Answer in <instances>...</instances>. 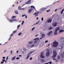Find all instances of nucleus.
<instances>
[{"label":"nucleus","mask_w":64,"mask_h":64,"mask_svg":"<svg viewBox=\"0 0 64 64\" xmlns=\"http://www.w3.org/2000/svg\"><path fill=\"white\" fill-rule=\"evenodd\" d=\"M52 46L54 47H56L58 46V42L56 41H54L52 42Z\"/></svg>","instance_id":"obj_1"},{"label":"nucleus","mask_w":64,"mask_h":64,"mask_svg":"<svg viewBox=\"0 0 64 64\" xmlns=\"http://www.w3.org/2000/svg\"><path fill=\"white\" fill-rule=\"evenodd\" d=\"M60 30V28L59 27L57 28L55 31V32L54 33V35H57V33H57V31H58V30Z\"/></svg>","instance_id":"obj_2"},{"label":"nucleus","mask_w":64,"mask_h":64,"mask_svg":"<svg viewBox=\"0 0 64 64\" xmlns=\"http://www.w3.org/2000/svg\"><path fill=\"white\" fill-rule=\"evenodd\" d=\"M54 50L53 51V56L52 57V58H55L56 57V55H57V52H56Z\"/></svg>","instance_id":"obj_3"},{"label":"nucleus","mask_w":64,"mask_h":64,"mask_svg":"<svg viewBox=\"0 0 64 64\" xmlns=\"http://www.w3.org/2000/svg\"><path fill=\"white\" fill-rule=\"evenodd\" d=\"M61 58H64V52L62 53L60 56Z\"/></svg>","instance_id":"obj_4"},{"label":"nucleus","mask_w":64,"mask_h":64,"mask_svg":"<svg viewBox=\"0 0 64 64\" xmlns=\"http://www.w3.org/2000/svg\"><path fill=\"white\" fill-rule=\"evenodd\" d=\"M43 52H42L41 53V55H40L41 58H44V56H43Z\"/></svg>","instance_id":"obj_5"},{"label":"nucleus","mask_w":64,"mask_h":64,"mask_svg":"<svg viewBox=\"0 0 64 64\" xmlns=\"http://www.w3.org/2000/svg\"><path fill=\"white\" fill-rule=\"evenodd\" d=\"M32 10L33 9H32V8H30V9L28 10V13H31Z\"/></svg>","instance_id":"obj_6"},{"label":"nucleus","mask_w":64,"mask_h":64,"mask_svg":"<svg viewBox=\"0 0 64 64\" xmlns=\"http://www.w3.org/2000/svg\"><path fill=\"white\" fill-rule=\"evenodd\" d=\"M48 8H49V6L47 7L46 8H42V9L43 11H44V10H45L46 9H48Z\"/></svg>","instance_id":"obj_7"},{"label":"nucleus","mask_w":64,"mask_h":64,"mask_svg":"<svg viewBox=\"0 0 64 64\" xmlns=\"http://www.w3.org/2000/svg\"><path fill=\"white\" fill-rule=\"evenodd\" d=\"M39 13V12H37L35 13L34 14V15H35L36 16H38V14Z\"/></svg>","instance_id":"obj_8"},{"label":"nucleus","mask_w":64,"mask_h":64,"mask_svg":"<svg viewBox=\"0 0 64 64\" xmlns=\"http://www.w3.org/2000/svg\"><path fill=\"white\" fill-rule=\"evenodd\" d=\"M58 23L57 22H55V23H54L53 24V26L54 27H55V26H57V24Z\"/></svg>","instance_id":"obj_9"},{"label":"nucleus","mask_w":64,"mask_h":64,"mask_svg":"<svg viewBox=\"0 0 64 64\" xmlns=\"http://www.w3.org/2000/svg\"><path fill=\"white\" fill-rule=\"evenodd\" d=\"M47 22L48 23H50V22H52V20H51V19H50L47 20Z\"/></svg>","instance_id":"obj_10"},{"label":"nucleus","mask_w":64,"mask_h":64,"mask_svg":"<svg viewBox=\"0 0 64 64\" xmlns=\"http://www.w3.org/2000/svg\"><path fill=\"white\" fill-rule=\"evenodd\" d=\"M49 54H50V52H48L46 54V56H49Z\"/></svg>","instance_id":"obj_11"},{"label":"nucleus","mask_w":64,"mask_h":64,"mask_svg":"<svg viewBox=\"0 0 64 64\" xmlns=\"http://www.w3.org/2000/svg\"><path fill=\"white\" fill-rule=\"evenodd\" d=\"M52 33V31H50L48 33V35L49 36V35H50Z\"/></svg>","instance_id":"obj_12"},{"label":"nucleus","mask_w":64,"mask_h":64,"mask_svg":"<svg viewBox=\"0 0 64 64\" xmlns=\"http://www.w3.org/2000/svg\"><path fill=\"white\" fill-rule=\"evenodd\" d=\"M15 58H16V56L13 57L12 58V59L11 60H12V61H13V60H14L15 59Z\"/></svg>","instance_id":"obj_13"},{"label":"nucleus","mask_w":64,"mask_h":64,"mask_svg":"<svg viewBox=\"0 0 64 64\" xmlns=\"http://www.w3.org/2000/svg\"><path fill=\"white\" fill-rule=\"evenodd\" d=\"M45 34H42V38H44V37H45Z\"/></svg>","instance_id":"obj_14"},{"label":"nucleus","mask_w":64,"mask_h":64,"mask_svg":"<svg viewBox=\"0 0 64 64\" xmlns=\"http://www.w3.org/2000/svg\"><path fill=\"white\" fill-rule=\"evenodd\" d=\"M31 8H34V10H36V8H35V6H31Z\"/></svg>","instance_id":"obj_15"},{"label":"nucleus","mask_w":64,"mask_h":64,"mask_svg":"<svg viewBox=\"0 0 64 64\" xmlns=\"http://www.w3.org/2000/svg\"><path fill=\"white\" fill-rule=\"evenodd\" d=\"M41 61L42 62H45V61L43 59H41Z\"/></svg>","instance_id":"obj_16"},{"label":"nucleus","mask_w":64,"mask_h":64,"mask_svg":"<svg viewBox=\"0 0 64 64\" xmlns=\"http://www.w3.org/2000/svg\"><path fill=\"white\" fill-rule=\"evenodd\" d=\"M38 42V40H35V41L34 42V44H36L37 42Z\"/></svg>","instance_id":"obj_17"},{"label":"nucleus","mask_w":64,"mask_h":64,"mask_svg":"<svg viewBox=\"0 0 64 64\" xmlns=\"http://www.w3.org/2000/svg\"><path fill=\"white\" fill-rule=\"evenodd\" d=\"M33 51H32V52H29L28 54V55H30V54H32V53H33Z\"/></svg>","instance_id":"obj_18"},{"label":"nucleus","mask_w":64,"mask_h":64,"mask_svg":"<svg viewBox=\"0 0 64 64\" xmlns=\"http://www.w3.org/2000/svg\"><path fill=\"white\" fill-rule=\"evenodd\" d=\"M53 29V28H52V27L50 26V28H48V30H51Z\"/></svg>","instance_id":"obj_19"},{"label":"nucleus","mask_w":64,"mask_h":64,"mask_svg":"<svg viewBox=\"0 0 64 64\" xmlns=\"http://www.w3.org/2000/svg\"><path fill=\"white\" fill-rule=\"evenodd\" d=\"M12 20L13 21H13H16L17 20L16 19H15L14 18H12Z\"/></svg>","instance_id":"obj_20"},{"label":"nucleus","mask_w":64,"mask_h":64,"mask_svg":"<svg viewBox=\"0 0 64 64\" xmlns=\"http://www.w3.org/2000/svg\"><path fill=\"white\" fill-rule=\"evenodd\" d=\"M39 40V38H37L34 39V40Z\"/></svg>","instance_id":"obj_21"},{"label":"nucleus","mask_w":64,"mask_h":64,"mask_svg":"<svg viewBox=\"0 0 64 64\" xmlns=\"http://www.w3.org/2000/svg\"><path fill=\"white\" fill-rule=\"evenodd\" d=\"M60 31V32H64V30H60L59 31Z\"/></svg>","instance_id":"obj_22"},{"label":"nucleus","mask_w":64,"mask_h":64,"mask_svg":"<svg viewBox=\"0 0 64 64\" xmlns=\"http://www.w3.org/2000/svg\"><path fill=\"white\" fill-rule=\"evenodd\" d=\"M15 14H18V11H17V10H16L15 11Z\"/></svg>","instance_id":"obj_23"},{"label":"nucleus","mask_w":64,"mask_h":64,"mask_svg":"<svg viewBox=\"0 0 64 64\" xmlns=\"http://www.w3.org/2000/svg\"><path fill=\"white\" fill-rule=\"evenodd\" d=\"M28 43L30 44H32V43H33V42H28Z\"/></svg>","instance_id":"obj_24"},{"label":"nucleus","mask_w":64,"mask_h":64,"mask_svg":"<svg viewBox=\"0 0 64 64\" xmlns=\"http://www.w3.org/2000/svg\"><path fill=\"white\" fill-rule=\"evenodd\" d=\"M9 21L10 23H12V22H13V21L12 20H9Z\"/></svg>","instance_id":"obj_25"},{"label":"nucleus","mask_w":64,"mask_h":64,"mask_svg":"<svg viewBox=\"0 0 64 64\" xmlns=\"http://www.w3.org/2000/svg\"><path fill=\"white\" fill-rule=\"evenodd\" d=\"M64 9H63L62 11L61 12V14H62L63 13V11H64Z\"/></svg>","instance_id":"obj_26"},{"label":"nucleus","mask_w":64,"mask_h":64,"mask_svg":"<svg viewBox=\"0 0 64 64\" xmlns=\"http://www.w3.org/2000/svg\"><path fill=\"white\" fill-rule=\"evenodd\" d=\"M30 57V55H28V56H27L26 58V59H28V58Z\"/></svg>","instance_id":"obj_27"},{"label":"nucleus","mask_w":64,"mask_h":64,"mask_svg":"<svg viewBox=\"0 0 64 64\" xmlns=\"http://www.w3.org/2000/svg\"><path fill=\"white\" fill-rule=\"evenodd\" d=\"M16 16H12V18H16Z\"/></svg>","instance_id":"obj_28"},{"label":"nucleus","mask_w":64,"mask_h":64,"mask_svg":"<svg viewBox=\"0 0 64 64\" xmlns=\"http://www.w3.org/2000/svg\"><path fill=\"white\" fill-rule=\"evenodd\" d=\"M27 16V15L26 14H23L22 15V17H24V16Z\"/></svg>","instance_id":"obj_29"},{"label":"nucleus","mask_w":64,"mask_h":64,"mask_svg":"<svg viewBox=\"0 0 64 64\" xmlns=\"http://www.w3.org/2000/svg\"><path fill=\"white\" fill-rule=\"evenodd\" d=\"M18 9H19V10H21V7H20V6H18Z\"/></svg>","instance_id":"obj_30"},{"label":"nucleus","mask_w":64,"mask_h":64,"mask_svg":"<svg viewBox=\"0 0 64 64\" xmlns=\"http://www.w3.org/2000/svg\"><path fill=\"white\" fill-rule=\"evenodd\" d=\"M26 4H30V3L28 1V2H26Z\"/></svg>","instance_id":"obj_31"},{"label":"nucleus","mask_w":64,"mask_h":64,"mask_svg":"<svg viewBox=\"0 0 64 64\" xmlns=\"http://www.w3.org/2000/svg\"><path fill=\"white\" fill-rule=\"evenodd\" d=\"M23 49L25 51H26V48H23Z\"/></svg>","instance_id":"obj_32"},{"label":"nucleus","mask_w":64,"mask_h":64,"mask_svg":"<svg viewBox=\"0 0 64 64\" xmlns=\"http://www.w3.org/2000/svg\"><path fill=\"white\" fill-rule=\"evenodd\" d=\"M8 56L7 57V58H6V61H7V60H8Z\"/></svg>","instance_id":"obj_33"},{"label":"nucleus","mask_w":64,"mask_h":64,"mask_svg":"<svg viewBox=\"0 0 64 64\" xmlns=\"http://www.w3.org/2000/svg\"><path fill=\"white\" fill-rule=\"evenodd\" d=\"M16 32H17L16 30L14 31L13 32V33H16Z\"/></svg>","instance_id":"obj_34"},{"label":"nucleus","mask_w":64,"mask_h":64,"mask_svg":"<svg viewBox=\"0 0 64 64\" xmlns=\"http://www.w3.org/2000/svg\"><path fill=\"white\" fill-rule=\"evenodd\" d=\"M21 34H22V33H21V32H20L18 34V35L20 36V35H21Z\"/></svg>","instance_id":"obj_35"},{"label":"nucleus","mask_w":64,"mask_h":64,"mask_svg":"<svg viewBox=\"0 0 64 64\" xmlns=\"http://www.w3.org/2000/svg\"><path fill=\"white\" fill-rule=\"evenodd\" d=\"M35 27H34L32 29V31H33V30H34V29H35Z\"/></svg>","instance_id":"obj_36"},{"label":"nucleus","mask_w":64,"mask_h":64,"mask_svg":"<svg viewBox=\"0 0 64 64\" xmlns=\"http://www.w3.org/2000/svg\"><path fill=\"white\" fill-rule=\"evenodd\" d=\"M24 23V21H23L22 22V25H23V23Z\"/></svg>","instance_id":"obj_37"},{"label":"nucleus","mask_w":64,"mask_h":64,"mask_svg":"<svg viewBox=\"0 0 64 64\" xmlns=\"http://www.w3.org/2000/svg\"><path fill=\"white\" fill-rule=\"evenodd\" d=\"M49 63H50L49 64H52V62H48Z\"/></svg>","instance_id":"obj_38"},{"label":"nucleus","mask_w":64,"mask_h":64,"mask_svg":"<svg viewBox=\"0 0 64 64\" xmlns=\"http://www.w3.org/2000/svg\"><path fill=\"white\" fill-rule=\"evenodd\" d=\"M13 35V34H11L10 35V37H11V36H12Z\"/></svg>","instance_id":"obj_39"},{"label":"nucleus","mask_w":64,"mask_h":64,"mask_svg":"<svg viewBox=\"0 0 64 64\" xmlns=\"http://www.w3.org/2000/svg\"><path fill=\"white\" fill-rule=\"evenodd\" d=\"M43 19H44V18H42V21H43Z\"/></svg>","instance_id":"obj_40"},{"label":"nucleus","mask_w":64,"mask_h":64,"mask_svg":"<svg viewBox=\"0 0 64 64\" xmlns=\"http://www.w3.org/2000/svg\"><path fill=\"white\" fill-rule=\"evenodd\" d=\"M16 59L17 60H18V59H20V58H19V57L16 58Z\"/></svg>","instance_id":"obj_41"},{"label":"nucleus","mask_w":64,"mask_h":64,"mask_svg":"<svg viewBox=\"0 0 64 64\" xmlns=\"http://www.w3.org/2000/svg\"><path fill=\"white\" fill-rule=\"evenodd\" d=\"M20 25H18V26L17 28H19V27H20Z\"/></svg>","instance_id":"obj_42"},{"label":"nucleus","mask_w":64,"mask_h":64,"mask_svg":"<svg viewBox=\"0 0 64 64\" xmlns=\"http://www.w3.org/2000/svg\"><path fill=\"white\" fill-rule=\"evenodd\" d=\"M34 46V44H33L31 46V47H33V46Z\"/></svg>","instance_id":"obj_43"},{"label":"nucleus","mask_w":64,"mask_h":64,"mask_svg":"<svg viewBox=\"0 0 64 64\" xmlns=\"http://www.w3.org/2000/svg\"><path fill=\"white\" fill-rule=\"evenodd\" d=\"M32 0H29L28 1V2H29L30 3V2Z\"/></svg>","instance_id":"obj_44"},{"label":"nucleus","mask_w":64,"mask_h":64,"mask_svg":"<svg viewBox=\"0 0 64 64\" xmlns=\"http://www.w3.org/2000/svg\"><path fill=\"white\" fill-rule=\"evenodd\" d=\"M2 61H3V62H5V60L4 59L2 60Z\"/></svg>","instance_id":"obj_45"},{"label":"nucleus","mask_w":64,"mask_h":64,"mask_svg":"<svg viewBox=\"0 0 64 64\" xmlns=\"http://www.w3.org/2000/svg\"><path fill=\"white\" fill-rule=\"evenodd\" d=\"M46 51H49V49H47L46 50Z\"/></svg>","instance_id":"obj_46"},{"label":"nucleus","mask_w":64,"mask_h":64,"mask_svg":"<svg viewBox=\"0 0 64 64\" xmlns=\"http://www.w3.org/2000/svg\"><path fill=\"white\" fill-rule=\"evenodd\" d=\"M50 11V10H47V11H46V12H49V11Z\"/></svg>","instance_id":"obj_47"},{"label":"nucleus","mask_w":64,"mask_h":64,"mask_svg":"<svg viewBox=\"0 0 64 64\" xmlns=\"http://www.w3.org/2000/svg\"><path fill=\"white\" fill-rule=\"evenodd\" d=\"M60 56H58V59H60Z\"/></svg>","instance_id":"obj_48"},{"label":"nucleus","mask_w":64,"mask_h":64,"mask_svg":"<svg viewBox=\"0 0 64 64\" xmlns=\"http://www.w3.org/2000/svg\"><path fill=\"white\" fill-rule=\"evenodd\" d=\"M32 60V58H30V60Z\"/></svg>","instance_id":"obj_49"},{"label":"nucleus","mask_w":64,"mask_h":64,"mask_svg":"<svg viewBox=\"0 0 64 64\" xmlns=\"http://www.w3.org/2000/svg\"><path fill=\"white\" fill-rule=\"evenodd\" d=\"M48 42V40H46L45 41V43H47V42Z\"/></svg>","instance_id":"obj_50"},{"label":"nucleus","mask_w":64,"mask_h":64,"mask_svg":"<svg viewBox=\"0 0 64 64\" xmlns=\"http://www.w3.org/2000/svg\"><path fill=\"white\" fill-rule=\"evenodd\" d=\"M38 36V34H37L35 36V37H37V36Z\"/></svg>","instance_id":"obj_51"},{"label":"nucleus","mask_w":64,"mask_h":64,"mask_svg":"<svg viewBox=\"0 0 64 64\" xmlns=\"http://www.w3.org/2000/svg\"><path fill=\"white\" fill-rule=\"evenodd\" d=\"M38 23H39L37 22L35 24L36 25V24H38Z\"/></svg>","instance_id":"obj_52"},{"label":"nucleus","mask_w":64,"mask_h":64,"mask_svg":"<svg viewBox=\"0 0 64 64\" xmlns=\"http://www.w3.org/2000/svg\"><path fill=\"white\" fill-rule=\"evenodd\" d=\"M61 39H64V38L63 37H62L61 38Z\"/></svg>","instance_id":"obj_53"},{"label":"nucleus","mask_w":64,"mask_h":64,"mask_svg":"<svg viewBox=\"0 0 64 64\" xmlns=\"http://www.w3.org/2000/svg\"><path fill=\"white\" fill-rule=\"evenodd\" d=\"M4 63V62H1V64H3V63Z\"/></svg>","instance_id":"obj_54"},{"label":"nucleus","mask_w":64,"mask_h":64,"mask_svg":"<svg viewBox=\"0 0 64 64\" xmlns=\"http://www.w3.org/2000/svg\"><path fill=\"white\" fill-rule=\"evenodd\" d=\"M56 59L55 58H54L53 59V60H56Z\"/></svg>","instance_id":"obj_55"},{"label":"nucleus","mask_w":64,"mask_h":64,"mask_svg":"<svg viewBox=\"0 0 64 64\" xmlns=\"http://www.w3.org/2000/svg\"><path fill=\"white\" fill-rule=\"evenodd\" d=\"M3 59H5V57H3L2 58Z\"/></svg>","instance_id":"obj_56"},{"label":"nucleus","mask_w":64,"mask_h":64,"mask_svg":"<svg viewBox=\"0 0 64 64\" xmlns=\"http://www.w3.org/2000/svg\"><path fill=\"white\" fill-rule=\"evenodd\" d=\"M19 57H21V56H22V55H19Z\"/></svg>","instance_id":"obj_57"},{"label":"nucleus","mask_w":64,"mask_h":64,"mask_svg":"<svg viewBox=\"0 0 64 64\" xmlns=\"http://www.w3.org/2000/svg\"><path fill=\"white\" fill-rule=\"evenodd\" d=\"M11 37L10 38H9V40H10L11 39Z\"/></svg>","instance_id":"obj_58"},{"label":"nucleus","mask_w":64,"mask_h":64,"mask_svg":"<svg viewBox=\"0 0 64 64\" xmlns=\"http://www.w3.org/2000/svg\"><path fill=\"white\" fill-rule=\"evenodd\" d=\"M12 51H10V53H11V54L12 53Z\"/></svg>","instance_id":"obj_59"},{"label":"nucleus","mask_w":64,"mask_h":64,"mask_svg":"<svg viewBox=\"0 0 64 64\" xmlns=\"http://www.w3.org/2000/svg\"><path fill=\"white\" fill-rule=\"evenodd\" d=\"M25 16V18H27V16Z\"/></svg>","instance_id":"obj_60"},{"label":"nucleus","mask_w":64,"mask_h":64,"mask_svg":"<svg viewBox=\"0 0 64 64\" xmlns=\"http://www.w3.org/2000/svg\"><path fill=\"white\" fill-rule=\"evenodd\" d=\"M36 19H37V20H38V17H37V18H36Z\"/></svg>","instance_id":"obj_61"},{"label":"nucleus","mask_w":64,"mask_h":64,"mask_svg":"<svg viewBox=\"0 0 64 64\" xmlns=\"http://www.w3.org/2000/svg\"><path fill=\"white\" fill-rule=\"evenodd\" d=\"M57 9L56 10H55V12H56V11H57Z\"/></svg>","instance_id":"obj_62"},{"label":"nucleus","mask_w":64,"mask_h":64,"mask_svg":"<svg viewBox=\"0 0 64 64\" xmlns=\"http://www.w3.org/2000/svg\"><path fill=\"white\" fill-rule=\"evenodd\" d=\"M6 50H5L4 51V52H6Z\"/></svg>","instance_id":"obj_63"},{"label":"nucleus","mask_w":64,"mask_h":64,"mask_svg":"<svg viewBox=\"0 0 64 64\" xmlns=\"http://www.w3.org/2000/svg\"><path fill=\"white\" fill-rule=\"evenodd\" d=\"M6 62H7V61L6 60H5V63H6Z\"/></svg>","instance_id":"obj_64"}]
</instances>
